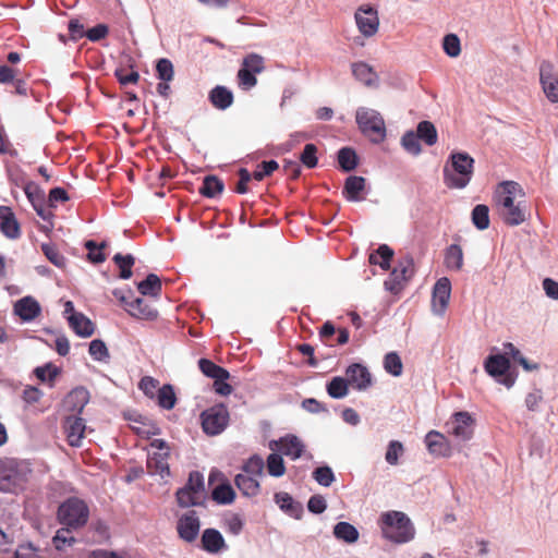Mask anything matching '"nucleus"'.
I'll return each instance as SVG.
<instances>
[{"mask_svg": "<svg viewBox=\"0 0 558 558\" xmlns=\"http://www.w3.org/2000/svg\"><path fill=\"white\" fill-rule=\"evenodd\" d=\"M524 197L525 193L519 183L505 181L498 184L495 202L506 225L519 226L526 220L527 205Z\"/></svg>", "mask_w": 558, "mask_h": 558, "instance_id": "1", "label": "nucleus"}, {"mask_svg": "<svg viewBox=\"0 0 558 558\" xmlns=\"http://www.w3.org/2000/svg\"><path fill=\"white\" fill-rule=\"evenodd\" d=\"M379 525L384 537L397 544L408 543L415 535L411 520L401 511L391 510L381 513Z\"/></svg>", "mask_w": 558, "mask_h": 558, "instance_id": "2", "label": "nucleus"}, {"mask_svg": "<svg viewBox=\"0 0 558 558\" xmlns=\"http://www.w3.org/2000/svg\"><path fill=\"white\" fill-rule=\"evenodd\" d=\"M451 167L444 169L445 184L450 189H463L471 181L474 159L466 153L450 156Z\"/></svg>", "mask_w": 558, "mask_h": 558, "instance_id": "3", "label": "nucleus"}, {"mask_svg": "<svg viewBox=\"0 0 558 558\" xmlns=\"http://www.w3.org/2000/svg\"><path fill=\"white\" fill-rule=\"evenodd\" d=\"M266 69L265 58L258 53L251 52L243 57L240 69L236 73L238 87L248 92L257 85V75Z\"/></svg>", "mask_w": 558, "mask_h": 558, "instance_id": "4", "label": "nucleus"}, {"mask_svg": "<svg viewBox=\"0 0 558 558\" xmlns=\"http://www.w3.org/2000/svg\"><path fill=\"white\" fill-rule=\"evenodd\" d=\"M89 517V509L85 501L71 497L63 501L58 509V520L61 524L71 529L84 526Z\"/></svg>", "mask_w": 558, "mask_h": 558, "instance_id": "5", "label": "nucleus"}, {"mask_svg": "<svg viewBox=\"0 0 558 558\" xmlns=\"http://www.w3.org/2000/svg\"><path fill=\"white\" fill-rule=\"evenodd\" d=\"M355 119L362 133L372 142L380 143L385 140V121L378 111L361 107L356 110Z\"/></svg>", "mask_w": 558, "mask_h": 558, "instance_id": "6", "label": "nucleus"}, {"mask_svg": "<svg viewBox=\"0 0 558 558\" xmlns=\"http://www.w3.org/2000/svg\"><path fill=\"white\" fill-rule=\"evenodd\" d=\"M415 274L414 259L410 254L402 256L389 277L385 280V288L393 294L400 293Z\"/></svg>", "mask_w": 558, "mask_h": 558, "instance_id": "7", "label": "nucleus"}, {"mask_svg": "<svg viewBox=\"0 0 558 558\" xmlns=\"http://www.w3.org/2000/svg\"><path fill=\"white\" fill-rule=\"evenodd\" d=\"M150 451L147 458V471L151 475L165 477L170 474V447L163 439H154L149 444Z\"/></svg>", "mask_w": 558, "mask_h": 558, "instance_id": "8", "label": "nucleus"}, {"mask_svg": "<svg viewBox=\"0 0 558 558\" xmlns=\"http://www.w3.org/2000/svg\"><path fill=\"white\" fill-rule=\"evenodd\" d=\"M229 418V411L222 403L206 409L201 414L204 433L209 436L221 434L228 426Z\"/></svg>", "mask_w": 558, "mask_h": 558, "instance_id": "9", "label": "nucleus"}, {"mask_svg": "<svg viewBox=\"0 0 558 558\" xmlns=\"http://www.w3.org/2000/svg\"><path fill=\"white\" fill-rule=\"evenodd\" d=\"M484 368L498 383L511 388L514 385L515 376L509 373L510 361L504 354L489 355L484 363Z\"/></svg>", "mask_w": 558, "mask_h": 558, "instance_id": "10", "label": "nucleus"}, {"mask_svg": "<svg viewBox=\"0 0 558 558\" xmlns=\"http://www.w3.org/2000/svg\"><path fill=\"white\" fill-rule=\"evenodd\" d=\"M201 521L195 510L183 513L177 522L179 537L187 543H193L199 533Z\"/></svg>", "mask_w": 558, "mask_h": 558, "instance_id": "11", "label": "nucleus"}, {"mask_svg": "<svg viewBox=\"0 0 558 558\" xmlns=\"http://www.w3.org/2000/svg\"><path fill=\"white\" fill-rule=\"evenodd\" d=\"M539 76L543 90L551 102H558V76L554 73V66L548 61H543L539 66Z\"/></svg>", "mask_w": 558, "mask_h": 558, "instance_id": "12", "label": "nucleus"}, {"mask_svg": "<svg viewBox=\"0 0 558 558\" xmlns=\"http://www.w3.org/2000/svg\"><path fill=\"white\" fill-rule=\"evenodd\" d=\"M451 294V283L447 277L437 280L433 289V311L442 315L448 306Z\"/></svg>", "mask_w": 558, "mask_h": 558, "instance_id": "13", "label": "nucleus"}, {"mask_svg": "<svg viewBox=\"0 0 558 558\" xmlns=\"http://www.w3.org/2000/svg\"><path fill=\"white\" fill-rule=\"evenodd\" d=\"M68 444L72 447H81L86 425L82 417L66 416L63 424Z\"/></svg>", "mask_w": 558, "mask_h": 558, "instance_id": "14", "label": "nucleus"}, {"mask_svg": "<svg viewBox=\"0 0 558 558\" xmlns=\"http://www.w3.org/2000/svg\"><path fill=\"white\" fill-rule=\"evenodd\" d=\"M355 21L360 32L366 37L375 35L378 31L379 20L377 12L372 8H360L355 13Z\"/></svg>", "mask_w": 558, "mask_h": 558, "instance_id": "15", "label": "nucleus"}, {"mask_svg": "<svg viewBox=\"0 0 558 558\" xmlns=\"http://www.w3.org/2000/svg\"><path fill=\"white\" fill-rule=\"evenodd\" d=\"M118 298L122 303L125 304V308L130 313V315L136 318L153 320L156 319L158 316V312L141 298H135L130 302H128L126 298L123 295Z\"/></svg>", "mask_w": 558, "mask_h": 558, "instance_id": "16", "label": "nucleus"}, {"mask_svg": "<svg viewBox=\"0 0 558 558\" xmlns=\"http://www.w3.org/2000/svg\"><path fill=\"white\" fill-rule=\"evenodd\" d=\"M474 421L468 412H457L450 423V433L461 440H469L473 436Z\"/></svg>", "mask_w": 558, "mask_h": 558, "instance_id": "17", "label": "nucleus"}, {"mask_svg": "<svg viewBox=\"0 0 558 558\" xmlns=\"http://www.w3.org/2000/svg\"><path fill=\"white\" fill-rule=\"evenodd\" d=\"M347 380L357 390H365L372 384V378L368 369L362 364L354 363L350 365L347 371Z\"/></svg>", "mask_w": 558, "mask_h": 558, "instance_id": "18", "label": "nucleus"}, {"mask_svg": "<svg viewBox=\"0 0 558 558\" xmlns=\"http://www.w3.org/2000/svg\"><path fill=\"white\" fill-rule=\"evenodd\" d=\"M0 230L9 239H17L21 235V227L14 213L8 206H0Z\"/></svg>", "mask_w": 558, "mask_h": 558, "instance_id": "19", "label": "nucleus"}, {"mask_svg": "<svg viewBox=\"0 0 558 558\" xmlns=\"http://www.w3.org/2000/svg\"><path fill=\"white\" fill-rule=\"evenodd\" d=\"M425 444L429 453L437 457H449L451 447L447 438L437 430H430L425 436Z\"/></svg>", "mask_w": 558, "mask_h": 558, "instance_id": "20", "label": "nucleus"}, {"mask_svg": "<svg viewBox=\"0 0 558 558\" xmlns=\"http://www.w3.org/2000/svg\"><path fill=\"white\" fill-rule=\"evenodd\" d=\"M278 450L291 458L292 460L299 459L304 452L305 446L302 440L295 435H286L276 442Z\"/></svg>", "mask_w": 558, "mask_h": 558, "instance_id": "21", "label": "nucleus"}, {"mask_svg": "<svg viewBox=\"0 0 558 558\" xmlns=\"http://www.w3.org/2000/svg\"><path fill=\"white\" fill-rule=\"evenodd\" d=\"M40 311L39 303L32 296L22 298L14 304V313L24 322L34 320Z\"/></svg>", "mask_w": 558, "mask_h": 558, "instance_id": "22", "label": "nucleus"}, {"mask_svg": "<svg viewBox=\"0 0 558 558\" xmlns=\"http://www.w3.org/2000/svg\"><path fill=\"white\" fill-rule=\"evenodd\" d=\"M201 542L202 548L210 554H217L226 548L225 538L216 529L204 530Z\"/></svg>", "mask_w": 558, "mask_h": 558, "instance_id": "23", "label": "nucleus"}, {"mask_svg": "<svg viewBox=\"0 0 558 558\" xmlns=\"http://www.w3.org/2000/svg\"><path fill=\"white\" fill-rule=\"evenodd\" d=\"M208 99L214 108L226 110L233 104V93L226 86L217 85L208 94Z\"/></svg>", "mask_w": 558, "mask_h": 558, "instance_id": "24", "label": "nucleus"}, {"mask_svg": "<svg viewBox=\"0 0 558 558\" xmlns=\"http://www.w3.org/2000/svg\"><path fill=\"white\" fill-rule=\"evenodd\" d=\"M71 328L77 336L90 337L94 333L95 326L89 318L82 313H72L68 317Z\"/></svg>", "mask_w": 558, "mask_h": 558, "instance_id": "25", "label": "nucleus"}, {"mask_svg": "<svg viewBox=\"0 0 558 558\" xmlns=\"http://www.w3.org/2000/svg\"><path fill=\"white\" fill-rule=\"evenodd\" d=\"M365 190V179L363 177L350 175L347 178L343 186V195L350 202L362 201L361 193Z\"/></svg>", "mask_w": 558, "mask_h": 558, "instance_id": "26", "label": "nucleus"}, {"mask_svg": "<svg viewBox=\"0 0 558 558\" xmlns=\"http://www.w3.org/2000/svg\"><path fill=\"white\" fill-rule=\"evenodd\" d=\"M259 478L253 475L240 473L235 476L234 483L244 496L254 497L259 494Z\"/></svg>", "mask_w": 558, "mask_h": 558, "instance_id": "27", "label": "nucleus"}, {"mask_svg": "<svg viewBox=\"0 0 558 558\" xmlns=\"http://www.w3.org/2000/svg\"><path fill=\"white\" fill-rule=\"evenodd\" d=\"M25 193L37 215L44 220H50L53 215L46 205L44 193L39 190L31 191L29 189H26Z\"/></svg>", "mask_w": 558, "mask_h": 558, "instance_id": "28", "label": "nucleus"}, {"mask_svg": "<svg viewBox=\"0 0 558 558\" xmlns=\"http://www.w3.org/2000/svg\"><path fill=\"white\" fill-rule=\"evenodd\" d=\"M393 254L392 248L387 244H381L376 251L369 254L368 262L372 265H378L383 270H388L390 268Z\"/></svg>", "mask_w": 558, "mask_h": 558, "instance_id": "29", "label": "nucleus"}, {"mask_svg": "<svg viewBox=\"0 0 558 558\" xmlns=\"http://www.w3.org/2000/svg\"><path fill=\"white\" fill-rule=\"evenodd\" d=\"M88 402V392L84 388L73 389L65 398V404L72 412L81 413Z\"/></svg>", "mask_w": 558, "mask_h": 558, "instance_id": "30", "label": "nucleus"}, {"mask_svg": "<svg viewBox=\"0 0 558 558\" xmlns=\"http://www.w3.org/2000/svg\"><path fill=\"white\" fill-rule=\"evenodd\" d=\"M161 281L155 274H149L145 280L137 284V290L142 295L158 298L161 294Z\"/></svg>", "mask_w": 558, "mask_h": 558, "instance_id": "31", "label": "nucleus"}, {"mask_svg": "<svg viewBox=\"0 0 558 558\" xmlns=\"http://www.w3.org/2000/svg\"><path fill=\"white\" fill-rule=\"evenodd\" d=\"M445 265L448 269L460 271L463 267V251L458 244H451L445 253Z\"/></svg>", "mask_w": 558, "mask_h": 558, "instance_id": "32", "label": "nucleus"}, {"mask_svg": "<svg viewBox=\"0 0 558 558\" xmlns=\"http://www.w3.org/2000/svg\"><path fill=\"white\" fill-rule=\"evenodd\" d=\"M333 535L339 541L352 544L359 539L360 534L354 525L342 521L333 526Z\"/></svg>", "mask_w": 558, "mask_h": 558, "instance_id": "33", "label": "nucleus"}, {"mask_svg": "<svg viewBox=\"0 0 558 558\" xmlns=\"http://www.w3.org/2000/svg\"><path fill=\"white\" fill-rule=\"evenodd\" d=\"M352 73L356 80L366 86H373L377 81V74L364 62H357L352 65Z\"/></svg>", "mask_w": 558, "mask_h": 558, "instance_id": "34", "label": "nucleus"}, {"mask_svg": "<svg viewBox=\"0 0 558 558\" xmlns=\"http://www.w3.org/2000/svg\"><path fill=\"white\" fill-rule=\"evenodd\" d=\"M225 184L216 175H207L203 180V185L199 189V193L208 198L216 197L223 192Z\"/></svg>", "mask_w": 558, "mask_h": 558, "instance_id": "35", "label": "nucleus"}, {"mask_svg": "<svg viewBox=\"0 0 558 558\" xmlns=\"http://www.w3.org/2000/svg\"><path fill=\"white\" fill-rule=\"evenodd\" d=\"M175 496L179 506L182 508L201 505L204 498L202 494H198L193 488H186L185 486L178 489Z\"/></svg>", "mask_w": 558, "mask_h": 558, "instance_id": "36", "label": "nucleus"}, {"mask_svg": "<svg viewBox=\"0 0 558 558\" xmlns=\"http://www.w3.org/2000/svg\"><path fill=\"white\" fill-rule=\"evenodd\" d=\"M275 500L279 505V507L290 515L295 518L300 517V513L302 512V507L300 504L295 502L288 493H277L275 495Z\"/></svg>", "mask_w": 558, "mask_h": 558, "instance_id": "37", "label": "nucleus"}, {"mask_svg": "<svg viewBox=\"0 0 558 558\" xmlns=\"http://www.w3.org/2000/svg\"><path fill=\"white\" fill-rule=\"evenodd\" d=\"M349 383L347 378L337 376L333 377L328 384H327V392L328 395L333 399H342L344 398L349 392Z\"/></svg>", "mask_w": 558, "mask_h": 558, "instance_id": "38", "label": "nucleus"}, {"mask_svg": "<svg viewBox=\"0 0 558 558\" xmlns=\"http://www.w3.org/2000/svg\"><path fill=\"white\" fill-rule=\"evenodd\" d=\"M338 162L342 170L349 172L357 166V155L351 147H342L338 151Z\"/></svg>", "mask_w": 558, "mask_h": 558, "instance_id": "39", "label": "nucleus"}, {"mask_svg": "<svg viewBox=\"0 0 558 558\" xmlns=\"http://www.w3.org/2000/svg\"><path fill=\"white\" fill-rule=\"evenodd\" d=\"M85 247L88 251L87 259L93 264H100L107 259L104 250L107 247V242H101L97 244L93 240H88L85 242Z\"/></svg>", "mask_w": 558, "mask_h": 558, "instance_id": "40", "label": "nucleus"}, {"mask_svg": "<svg viewBox=\"0 0 558 558\" xmlns=\"http://www.w3.org/2000/svg\"><path fill=\"white\" fill-rule=\"evenodd\" d=\"M416 135L428 146L437 143V130L435 125L429 121H421L417 124Z\"/></svg>", "mask_w": 558, "mask_h": 558, "instance_id": "41", "label": "nucleus"}, {"mask_svg": "<svg viewBox=\"0 0 558 558\" xmlns=\"http://www.w3.org/2000/svg\"><path fill=\"white\" fill-rule=\"evenodd\" d=\"M113 262L120 269V278L130 279L132 277V267L135 264V258L131 254L122 255L117 253L113 256Z\"/></svg>", "mask_w": 558, "mask_h": 558, "instance_id": "42", "label": "nucleus"}, {"mask_svg": "<svg viewBox=\"0 0 558 558\" xmlns=\"http://www.w3.org/2000/svg\"><path fill=\"white\" fill-rule=\"evenodd\" d=\"M472 222L478 230L489 227V209L486 205L478 204L472 210Z\"/></svg>", "mask_w": 558, "mask_h": 558, "instance_id": "43", "label": "nucleus"}, {"mask_svg": "<svg viewBox=\"0 0 558 558\" xmlns=\"http://www.w3.org/2000/svg\"><path fill=\"white\" fill-rule=\"evenodd\" d=\"M75 542L76 539L72 535L71 527L69 526L59 529L52 538L53 546L58 550H63L72 546Z\"/></svg>", "mask_w": 558, "mask_h": 558, "instance_id": "44", "label": "nucleus"}, {"mask_svg": "<svg viewBox=\"0 0 558 558\" xmlns=\"http://www.w3.org/2000/svg\"><path fill=\"white\" fill-rule=\"evenodd\" d=\"M505 354L510 355L512 360L519 363L525 371L531 372L538 368L537 364H531L511 342L504 343Z\"/></svg>", "mask_w": 558, "mask_h": 558, "instance_id": "45", "label": "nucleus"}, {"mask_svg": "<svg viewBox=\"0 0 558 558\" xmlns=\"http://www.w3.org/2000/svg\"><path fill=\"white\" fill-rule=\"evenodd\" d=\"M211 497L218 504L228 505L233 502L235 493L230 484H220L213 490Z\"/></svg>", "mask_w": 558, "mask_h": 558, "instance_id": "46", "label": "nucleus"}, {"mask_svg": "<svg viewBox=\"0 0 558 558\" xmlns=\"http://www.w3.org/2000/svg\"><path fill=\"white\" fill-rule=\"evenodd\" d=\"M157 398L158 404L166 410L174 408L177 402V397L171 385H163L159 388Z\"/></svg>", "mask_w": 558, "mask_h": 558, "instance_id": "47", "label": "nucleus"}, {"mask_svg": "<svg viewBox=\"0 0 558 558\" xmlns=\"http://www.w3.org/2000/svg\"><path fill=\"white\" fill-rule=\"evenodd\" d=\"M198 367L205 376L213 378V379H215L217 377L226 376V374H227L226 368L215 364L213 361H210L208 359H201L198 361Z\"/></svg>", "mask_w": 558, "mask_h": 558, "instance_id": "48", "label": "nucleus"}, {"mask_svg": "<svg viewBox=\"0 0 558 558\" xmlns=\"http://www.w3.org/2000/svg\"><path fill=\"white\" fill-rule=\"evenodd\" d=\"M384 367L386 372L392 376H400L402 374L403 364L398 353H387L384 359Z\"/></svg>", "mask_w": 558, "mask_h": 558, "instance_id": "49", "label": "nucleus"}, {"mask_svg": "<svg viewBox=\"0 0 558 558\" xmlns=\"http://www.w3.org/2000/svg\"><path fill=\"white\" fill-rule=\"evenodd\" d=\"M264 460L259 456H253L244 463L242 473L260 478L264 474Z\"/></svg>", "mask_w": 558, "mask_h": 558, "instance_id": "50", "label": "nucleus"}, {"mask_svg": "<svg viewBox=\"0 0 558 558\" xmlns=\"http://www.w3.org/2000/svg\"><path fill=\"white\" fill-rule=\"evenodd\" d=\"M267 471L275 477H280L286 473L284 462L280 454L270 453L267 457Z\"/></svg>", "mask_w": 558, "mask_h": 558, "instance_id": "51", "label": "nucleus"}, {"mask_svg": "<svg viewBox=\"0 0 558 558\" xmlns=\"http://www.w3.org/2000/svg\"><path fill=\"white\" fill-rule=\"evenodd\" d=\"M157 77L160 81L170 82L174 77V69L172 62L167 58H161L156 64Z\"/></svg>", "mask_w": 558, "mask_h": 558, "instance_id": "52", "label": "nucleus"}, {"mask_svg": "<svg viewBox=\"0 0 558 558\" xmlns=\"http://www.w3.org/2000/svg\"><path fill=\"white\" fill-rule=\"evenodd\" d=\"M444 51L451 58H456L461 52L460 39L456 34H448L442 40Z\"/></svg>", "mask_w": 558, "mask_h": 558, "instance_id": "53", "label": "nucleus"}, {"mask_svg": "<svg viewBox=\"0 0 558 558\" xmlns=\"http://www.w3.org/2000/svg\"><path fill=\"white\" fill-rule=\"evenodd\" d=\"M279 168L276 160L262 161L257 165L256 170L251 173L253 179L262 181L264 178L270 175L274 171Z\"/></svg>", "mask_w": 558, "mask_h": 558, "instance_id": "54", "label": "nucleus"}, {"mask_svg": "<svg viewBox=\"0 0 558 558\" xmlns=\"http://www.w3.org/2000/svg\"><path fill=\"white\" fill-rule=\"evenodd\" d=\"M401 143L404 149L412 155H418L422 150L420 145V138L413 131L407 132L402 136Z\"/></svg>", "mask_w": 558, "mask_h": 558, "instance_id": "55", "label": "nucleus"}, {"mask_svg": "<svg viewBox=\"0 0 558 558\" xmlns=\"http://www.w3.org/2000/svg\"><path fill=\"white\" fill-rule=\"evenodd\" d=\"M301 162L312 169L317 166V147L314 144H306L300 155Z\"/></svg>", "mask_w": 558, "mask_h": 558, "instance_id": "56", "label": "nucleus"}, {"mask_svg": "<svg viewBox=\"0 0 558 558\" xmlns=\"http://www.w3.org/2000/svg\"><path fill=\"white\" fill-rule=\"evenodd\" d=\"M404 452L403 445L398 440H391L388 445L385 459L390 465H396L399 462V457Z\"/></svg>", "mask_w": 558, "mask_h": 558, "instance_id": "57", "label": "nucleus"}, {"mask_svg": "<svg viewBox=\"0 0 558 558\" xmlns=\"http://www.w3.org/2000/svg\"><path fill=\"white\" fill-rule=\"evenodd\" d=\"M314 480L322 486L328 487L335 481V475L329 466H319L313 472Z\"/></svg>", "mask_w": 558, "mask_h": 558, "instance_id": "58", "label": "nucleus"}, {"mask_svg": "<svg viewBox=\"0 0 558 558\" xmlns=\"http://www.w3.org/2000/svg\"><path fill=\"white\" fill-rule=\"evenodd\" d=\"M88 352L96 361H105L109 357L108 349L100 339H95L89 343Z\"/></svg>", "mask_w": 558, "mask_h": 558, "instance_id": "59", "label": "nucleus"}, {"mask_svg": "<svg viewBox=\"0 0 558 558\" xmlns=\"http://www.w3.org/2000/svg\"><path fill=\"white\" fill-rule=\"evenodd\" d=\"M41 250L45 256L57 267L61 268L65 265V258L59 253L57 247L49 244H43Z\"/></svg>", "mask_w": 558, "mask_h": 558, "instance_id": "60", "label": "nucleus"}, {"mask_svg": "<svg viewBox=\"0 0 558 558\" xmlns=\"http://www.w3.org/2000/svg\"><path fill=\"white\" fill-rule=\"evenodd\" d=\"M114 76L121 85L136 84L140 80L137 71L125 72L124 69H117Z\"/></svg>", "mask_w": 558, "mask_h": 558, "instance_id": "61", "label": "nucleus"}, {"mask_svg": "<svg viewBox=\"0 0 558 558\" xmlns=\"http://www.w3.org/2000/svg\"><path fill=\"white\" fill-rule=\"evenodd\" d=\"M36 377L41 381H52L58 375V368L52 364H47L35 369Z\"/></svg>", "mask_w": 558, "mask_h": 558, "instance_id": "62", "label": "nucleus"}, {"mask_svg": "<svg viewBox=\"0 0 558 558\" xmlns=\"http://www.w3.org/2000/svg\"><path fill=\"white\" fill-rule=\"evenodd\" d=\"M159 381L150 376H145L140 381V389L148 397L153 398L158 390Z\"/></svg>", "mask_w": 558, "mask_h": 558, "instance_id": "63", "label": "nucleus"}, {"mask_svg": "<svg viewBox=\"0 0 558 558\" xmlns=\"http://www.w3.org/2000/svg\"><path fill=\"white\" fill-rule=\"evenodd\" d=\"M14 558H43L37 549L32 544L21 545L16 551Z\"/></svg>", "mask_w": 558, "mask_h": 558, "instance_id": "64", "label": "nucleus"}]
</instances>
